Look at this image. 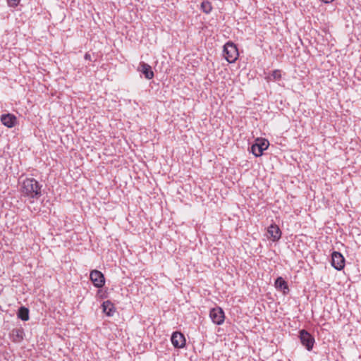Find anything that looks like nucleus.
Listing matches in <instances>:
<instances>
[{
    "instance_id": "obj_11",
    "label": "nucleus",
    "mask_w": 361,
    "mask_h": 361,
    "mask_svg": "<svg viewBox=\"0 0 361 361\" xmlns=\"http://www.w3.org/2000/svg\"><path fill=\"white\" fill-rule=\"evenodd\" d=\"M267 232L269 234V238L273 241H277L281 238V231L279 227L276 224H271L269 226Z\"/></svg>"
},
{
    "instance_id": "obj_18",
    "label": "nucleus",
    "mask_w": 361,
    "mask_h": 361,
    "mask_svg": "<svg viewBox=\"0 0 361 361\" xmlns=\"http://www.w3.org/2000/svg\"><path fill=\"white\" fill-rule=\"evenodd\" d=\"M20 1V0H7V3L10 7L15 8L19 4Z\"/></svg>"
},
{
    "instance_id": "obj_1",
    "label": "nucleus",
    "mask_w": 361,
    "mask_h": 361,
    "mask_svg": "<svg viewBox=\"0 0 361 361\" xmlns=\"http://www.w3.org/2000/svg\"><path fill=\"white\" fill-rule=\"evenodd\" d=\"M42 185L33 178H25L21 185L23 196L30 199H38L42 196Z\"/></svg>"
},
{
    "instance_id": "obj_2",
    "label": "nucleus",
    "mask_w": 361,
    "mask_h": 361,
    "mask_svg": "<svg viewBox=\"0 0 361 361\" xmlns=\"http://www.w3.org/2000/svg\"><path fill=\"white\" fill-rule=\"evenodd\" d=\"M223 52L225 59L230 63H234L239 55L236 45L231 42L225 44Z\"/></svg>"
},
{
    "instance_id": "obj_12",
    "label": "nucleus",
    "mask_w": 361,
    "mask_h": 361,
    "mask_svg": "<svg viewBox=\"0 0 361 361\" xmlns=\"http://www.w3.org/2000/svg\"><path fill=\"white\" fill-rule=\"evenodd\" d=\"M274 285L277 290L282 291L284 294L289 292L288 283L281 276L277 277Z\"/></svg>"
},
{
    "instance_id": "obj_8",
    "label": "nucleus",
    "mask_w": 361,
    "mask_h": 361,
    "mask_svg": "<svg viewBox=\"0 0 361 361\" xmlns=\"http://www.w3.org/2000/svg\"><path fill=\"white\" fill-rule=\"evenodd\" d=\"M173 345L176 348H183L185 345V338L183 334L173 332L171 338Z\"/></svg>"
},
{
    "instance_id": "obj_19",
    "label": "nucleus",
    "mask_w": 361,
    "mask_h": 361,
    "mask_svg": "<svg viewBox=\"0 0 361 361\" xmlns=\"http://www.w3.org/2000/svg\"><path fill=\"white\" fill-rule=\"evenodd\" d=\"M85 60H91V55L88 53H86L84 56Z\"/></svg>"
},
{
    "instance_id": "obj_20",
    "label": "nucleus",
    "mask_w": 361,
    "mask_h": 361,
    "mask_svg": "<svg viewBox=\"0 0 361 361\" xmlns=\"http://www.w3.org/2000/svg\"><path fill=\"white\" fill-rule=\"evenodd\" d=\"M324 4H329L331 3L334 0H321Z\"/></svg>"
},
{
    "instance_id": "obj_15",
    "label": "nucleus",
    "mask_w": 361,
    "mask_h": 361,
    "mask_svg": "<svg viewBox=\"0 0 361 361\" xmlns=\"http://www.w3.org/2000/svg\"><path fill=\"white\" fill-rule=\"evenodd\" d=\"M30 311L29 309L25 306H21L19 307L17 312V317L18 319H21L23 322H27L30 319L29 315Z\"/></svg>"
},
{
    "instance_id": "obj_6",
    "label": "nucleus",
    "mask_w": 361,
    "mask_h": 361,
    "mask_svg": "<svg viewBox=\"0 0 361 361\" xmlns=\"http://www.w3.org/2000/svg\"><path fill=\"white\" fill-rule=\"evenodd\" d=\"M90 279L94 286L97 288H102L105 283V278L104 274L97 269L90 272Z\"/></svg>"
},
{
    "instance_id": "obj_13",
    "label": "nucleus",
    "mask_w": 361,
    "mask_h": 361,
    "mask_svg": "<svg viewBox=\"0 0 361 361\" xmlns=\"http://www.w3.org/2000/svg\"><path fill=\"white\" fill-rule=\"evenodd\" d=\"M11 336L13 342L20 343L24 338V329L22 327L13 329L11 331Z\"/></svg>"
},
{
    "instance_id": "obj_10",
    "label": "nucleus",
    "mask_w": 361,
    "mask_h": 361,
    "mask_svg": "<svg viewBox=\"0 0 361 361\" xmlns=\"http://www.w3.org/2000/svg\"><path fill=\"white\" fill-rule=\"evenodd\" d=\"M137 70L140 71L145 75V78L148 80H151L154 78V75L152 70V67L145 62L140 63Z\"/></svg>"
},
{
    "instance_id": "obj_5",
    "label": "nucleus",
    "mask_w": 361,
    "mask_h": 361,
    "mask_svg": "<svg viewBox=\"0 0 361 361\" xmlns=\"http://www.w3.org/2000/svg\"><path fill=\"white\" fill-rule=\"evenodd\" d=\"M209 317L212 321L216 325H221L225 319L224 312L222 308L216 307L210 310Z\"/></svg>"
},
{
    "instance_id": "obj_17",
    "label": "nucleus",
    "mask_w": 361,
    "mask_h": 361,
    "mask_svg": "<svg viewBox=\"0 0 361 361\" xmlns=\"http://www.w3.org/2000/svg\"><path fill=\"white\" fill-rule=\"evenodd\" d=\"M281 78V71L280 70H274L272 71L271 74L268 76L267 79L269 80H279Z\"/></svg>"
},
{
    "instance_id": "obj_7",
    "label": "nucleus",
    "mask_w": 361,
    "mask_h": 361,
    "mask_svg": "<svg viewBox=\"0 0 361 361\" xmlns=\"http://www.w3.org/2000/svg\"><path fill=\"white\" fill-rule=\"evenodd\" d=\"M331 265L338 271L342 270L345 267V258L338 252L334 251L331 255Z\"/></svg>"
},
{
    "instance_id": "obj_14",
    "label": "nucleus",
    "mask_w": 361,
    "mask_h": 361,
    "mask_svg": "<svg viewBox=\"0 0 361 361\" xmlns=\"http://www.w3.org/2000/svg\"><path fill=\"white\" fill-rule=\"evenodd\" d=\"M102 309L103 312L105 313V314L108 317L113 316L114 313L115 312V307L114 306V304L109 301L106 300L104 301L102 305Z\"/></svg>"
},
{
    "instance_id": "obj_4",
    "label": "nucleus",
    "mask_w": 361,
    "mask_h": 361,
    "mask_svg": "<svg viewBox=\"0 0 361 361\" xmlns=\"http://www.w3.org/2000/svg\"><path fill=\"white\" fill-rule=\"evenodd\" d=\"M299 338L302 345L305 346L308 351L312 350L315 340L312 334L305 329H302L299 331Z\"/></svg>"
},
{
    "instance_id": "obj_3",
    "label": "nucleus",
    "mask_w": 361,
    "mask_h": 361,
    "mask_svg": "<svg viewBox=\"0 0 361 361\" xmlns=\"http://www.w3.org/2000/svg\"><path fill=\"white\" fill-rule=\"evenodd\" d=\"M269 145L267 140L263 138H257L255 143L251 146V152L256 157H259L262 155L263 152L266 150Z\"/></svg>"
},
{
    "instance_id": "obj_9",
    "label": "nucleus",
    "mask_w": 361,
    "mask_h": 361,
    "mask_svg": "<svg viewBox=\"0 0 361 361\" xmlns=\"http://www.w3.org/2000/svg\"><path fill=\"white\" fill-rule=\"evenodd\" d=\"M1 121L3 125L8 128H13L17 123V118L11 114H3L1 116Z\"/></svg>"
},
{
    "instance_id": "obj_16",
    "label": "nucleus",
    "mask_w": 361,
    "mask_h": 361,
    "mask_svg": "<svg viewBox=\"0 0 361 361\" xmlns=\"http://www.w3.org/2000/svg\"><path fill=\"white\" fill-rule=\"evenodd\" d=\"M201 10L206 14H209L212 11V4L208 1H203L201 3Z\"/></svg>"
}]
</instances>
